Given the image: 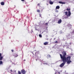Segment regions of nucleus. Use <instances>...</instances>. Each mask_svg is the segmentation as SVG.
Listing matches in <instances>:
<instances>
[{"label": "nucleus", "mask_w": 74, "mask_h": 74, "mask_svg": "<svg viewBox=\"0 0 74 74\" xmlns=\"http://www.w3.org/2000/svg\"><path fill=\"white\" fill-rule=\"evenodd\" d=\"M69 59L67 58L66 60H65V58H63L62 60V62L63 63L61 64L60 66V67H63L64 66V65L65 64V63L67 62V64H70V63H71L72 62L71 60H69Z\"/></svg>", "instance_id": "nucleus-1"}, {"label": "nucleus", "mask_w": 74, "mask_h": 74, "mask_svg": "<svg viewBox=\"0 0 74 74\" xmlns=\"http://www.w3.org/2000/svg\"><path fill=\"white\" fill-rule=\"evenodd\" d=\"M62 53L63 56L61 54H60L61 59H63V58H65V60H66V59H67V58H68L69 59L68 60H70L71 59V56H68L67 57H66V56H65L66 55V52L65 51H63L62 52Z\"/></svg>", "instance_id": "nucleus-2"}, {"label": "nucleus", "mask_w": 74, "mask_h": 74, "mask_svg": "<svg viewBox=\"0 0 74 74\" xmlns=\"http://www.w3.org/2000/svg\"><path fill=\"white\" fill-rule=\"evenodd\" d=\"M64 13L65 14V15L68 17L69 16H70V15H71V12L70 11L68 12V13L67 12H65Z\"/></svg>", "instance_id": "nucleus-3"}, {"label": "nucleus", "mask_w": 74, "mask_h": 74, "mask_svg": "<svg viewBox=\"0 0 74 74\" xmlns=\"http://www.w3.org/2000/svg\"><path fill=\"white\" fill-rule=\"evenodd\" d=\"M10 71L11 72V74H16V71H12V70H10Z\"/></svg>", "instance_id": "nucleus-4"}, {"label": "nucleus", "mask_w": 74, "mask_h": 74, "mask_svg": "<svg viewBox=\"0 0 74 74\" xmlns=\"http://www.w3.org/2000/svg\"><path fill=\"white\" fill-rule=\"evenodd\" d=\"M21 73H23V74H25L26 72L25 71V70H22Z\"/></svg>", "instance_id": "nucleus-5"}, {"label": "nucleus", "mask_w": 74, "mask_h": 74, "mask_svg": "<svg viewBox=\"0 0 74 74\" xmlns=\"http://www.w3.org/2000/svg\"><path fill=\"white\" fill-rule=\"evenodd\" d=\"M61 23H62V20L60 19L59 20H58V24H60Z\"/></svg>", "instance_id": "nucleus-6"}, {"label": "nucleus", "mask_w": 74, "mask_h": 74, "mask_svg": "<svg viewBox=\"0 0 74 74\" xmlns=\"http://www.w3.org/2000/svg\"><path fill=\"white\" fill-rule=\"evenodd\" d=\"M48 44V42H45L44 43V45H47V44Z\"/></svg>", "instance_id": "nucleus-7"}, {"label": "nucleus", "mask_w": 74, "mask_h": 74, "mask_svg": "<svg viewBox=\"0 0 74 74\" xmlns=\"http://www.w3.org/2000/svg\"><path fill=\"white\" fill-rule=\"evenodd\" d=\"M59 3H60V4H65V2H63L62 1H59Z\"/></svg>", "instance_id": "nucleus-8"}, {"label": "nucleus", "mask_w": 74, "mask_h": 74, "mask_svg": "<svg viewBox=\"0 0 74 74\" xmlns=\"http://www.w3.org/2000/svg\"><path fill=\"white\" fill-rule=\"evenodd\" d=\"M49 2L50 4H53V3L51 1H50Z\"/></svg>", "instance_id": "nucleus-9"}, {"label": "nucleus", "mask_w": 74, "mask_h": 74, "mask_svg": "<svg viewBox=\"0 0 74 74\" xmlns=\"http://www.w3.org/2000/svg\"><path fill=\"white\" fill-rule=\"evenodd\" d=\"M60 8V7L59 6H57L56 7V9H59Z\"/></svg>", "instance_id": "nucleus-10"}, {"label": "nucleus", "mask_w": 74, "mask_h": 74, "mask_svg": "<svg viewBox=\"0 0 74 74\" xmlns=\"http://www.w3.org/2000/svg\"><path fill=\"white\" fill-rule=\"evenodd\" d=\"M1 5H4V3L3 2H1Z\"/></svg>", "instance_id": "nucleus-11"}, {"label": "nucleus", "mask_w": 74, "mask_h": 74, "mask_svg": "<svg viewBox=\"0 0 74 74\" xmlns=\"http://www.w3.org/2000/svg\"><path fill=\"white\" fill-rule=\"evenodd\" d=\"M3 57L2 56L0 57V60H2L3 59Z\"/></svg>", "instance_id": "nucleus-12"}, {"label": "nucleus", "mask_w": 74, "mask_h": 74, "mask_svg": "<svg viewBox=\"0 0 74 74\" xmlns=\"http://www.w3.org/2000/svg\"><path fill=\"white\" fill-rule=\"evenodd\" d=\"M47 58H51V56L49 55H48L47 56Z\"/></svg>", "instance_id": "nucleus-13"}, {"label": "nucleus", "mask_w": 74, "mask_h": 74, "mask_svg": "<svg viewBox=\"0 0 74 74\" xmlns=\"http://www.w3.org/2000/svg\"><path fill=\"white\" fill-rule=\"evenodd\" d=\"M2 64H3V62L1 61H0V65Z\"/></svg>", "instance_id": "nucleus-14"}, {"label": "nucleus", "mask_w": 74, "mask_h": 74, "mask_svg": "<svg viewBox=\"0 0 74 74\" xmlns=\"http://www.w3.org/2000/svg\"><path fill=\"white\" fill-rule=\"evenodd\" d=\"M17 56H18V55L17 54H16L14 56V58H16V57H17Z\"/></svg>", "instance_id": "nucleus-15"}, {"label": "nucleus", "mask_w": 74, "mask_h": 74, "mask_svg": "<svg viewBox=\"0 0 74 74\" xmlns=\"http://www.w3.org/2000/svg\"><path fill=\"white\" fill-rule=\"evenodd\" d=\"M18 74H21V72L19 71H18Z\"/></svg>", "instance_id": "nucleus-16"}, {"label": "nucleus", "mask_w": 74, "mask_h": 74, "mask_svg": "<svg viewBox=\"0 0 74 74\" xmlns=\"http://www.w3.org/2000/svg\"><path fill=\"white\" fill-rule=\"evenodd\" d=\"M39 37H42V35H41L40 34L39 35Z\"/></svg>", "instance_id": "nucleus-17"}, {"label": "nucleus", "mask_w": 74, "mask_h": 74, "mask_svg": "<svg viewBox=\"0 0 74 74\" xmlns=\"http://www.w3.org/2000/svg\"><path fill=\"white\" fill-rule=\"evenodd\" d=\"M37 12H40V10H37Z\"/></svg>", "instance_id": "nucleus-18"}, {"label": "nucleus", "mask_w": 74, "mask_h": 74, "mask_svg": "<svg viewBox=\"0 0 74 74\" xmlns=\"http://www.w3.org/2000/svg\"><path fill=\"white\" fill-rule=\"evenodd\" d=\"M67 11H70V9L67 8L66 10Z\"/></svg>", "instance_id": "nucleus-19"}, {"label": "nucleus", "mask_w": 74, "mask_h": 74, "mask_svg": "<svg viewBox=\"0 0 74 74\" xmlns=\"http://www.w3.org/2000/svg\"><path fill=\"white\" fill-rule=\"evenodd\" d=\"M45 25L46 26H48V23H46L45 24Z\"/></svg>", "instance_id": "nucleus-20"}, {"label": "nucleus", "mask_w": 74, "mask_h": 74, "mask_svg": "<svg viewBox=\"0 0 74 74\" xmlns=\"http://www.w3.org/2000/svg\"><path fill=\"white\" fill-rule=\"evenodd\" d=\"M62 31H61L60 32V34H62Z\"/></svg>", "instance_id": "nucleus-21"}, {"label": "nucleus", "mask_w": 74, "mask_h": 74, "mask_svg": "<svg viewBox=\"0 0 74 74\" xmlns=\"http://www.w3.org/2000/svg\"><path fill=\"white\" fill-rule=\"evenodd\" d=\"M55 43H58V41H56L55 42Z\"/></svg>", "instance_id": "nucleus-22"}, {"label": "nucleus", "mask_w": 74, "mask_h": 74, "mask_svg": "<svg viewBox=\"0 0 74 74\" xmlns=\"http://www.w3.org/2000/svg\"><path fill=\"white\" fill-rule=\"evenodd\" d=\"M35 30H37V31L38 30V29H37V28H36Z\"/></svg>", "instance_id": "nucleus-23"}, {"label": "nucleus", "mask_w": 74, "mask_h": 74, "mask_svg": "<svg viewBox=\"0 0 74 74\" xmlns=\"http://www.w3.org/2000/svg\"><path fill=\"white\" fill-rule=\"evenodd\" d=\"M43 64H48L45 63H43Z\"/></svg>", "instance_id": "nucleus-24"}, {"label": "nucleus", "mask_w": 74, "mask_h": 74, "mask_svg": "<svg viewBox=\"0 0 74 74\" xmlns=\"http://www.w3.org/2000/svg\"><path fill=\"white\" fill-rule=\"evenodd\" d=\"M56 12H58V10H56Z\"/></svg>", "instance_id": "nucleus-25"}, {"label": "nucleus", "mask_w": 74, "mask_h": 74, "mask_svg": "<svg viewBox=\"0 0 74 74\" xmlns=\"http://www.w3.org/2000/svg\"><path fill=\"white\" fill-rule=\"evenodd\" d=\"M39 15H40V16L41 17V14H40Z\"/></svg>", "instance_id": "nucleus-26"}, {"label": "nucleus", "mask_w": 74, "mask_h": 74, "mask_svg": "<svg viewBox=\"0 0 74 74\" xmlns=\"http://www.w3.org/2000/svg\"><path fill=\"white\" fill-rule=\"evenodd\" d=\"M1 53H0V57H1Z\"/></svg>", "instance_id": "nucleus-27"}, {"label": "nucleus", "mask_w": 74, "mask_h": 74, "mask_svg": "<svg viewBox=\"0 0 74 74\" xmlns=\"http://www.w3.org/2000/svg\"><path fill=\"white\" fill-rule=\"evenodd\" d=\"M21 0V1H24L25 0Z\"/></svg>", "instance_id": "nucleus-28"}, {"label": "nucleus", "mask_w": 74, "mask_h": 74, "mask_svg": "<svg viewBox=\"0 0 74 74\" xmlns=\"http://www.w3.org/2000/svg\"><path fill=\"white\" fill-rule=\"evenodd\" d=\"M67 43H66V46H68V45H67Z\"/></svg>", "instance_id": "nucleus-29"}, {"label": "nucleus", "mask_w": 74, "mask_h": 74, "mask_svg": "<svg viewBox=\"0 0 74 74\" xmlns=\"http://www.w3.org/2000/svg\"><path fill=\"white\" fill-rule=\"evenodd\" d=\"M12 51L13 52V50H12Z\"/></svg>", "instance_id": "nucleus-30"}, {"label": "nucleus", "mask_w": 74, "mask_h": 74, "mask_svg": "<svg viewBox=\"0 0 74 74\" xmlns=\"http://www.w3.org/2000/svg\"><path fill=\"white\" fill-rule=\"evenodd\" d=\"M37 53V52H36V53H35V55H36V53Z\"/></svg>", "instance_id": "nucleus-31"}, {"label": "nucleus", "mask_w": 74, "mask_h": 74, "mask_svg": "<svg viewBox=\"0 0 74 74\" xmlns=\"http://www.w3.org/2000/svg\"><path fill=\"white\" fill-rule=\"evenodd\" d=\"M58 74H60V73L59 72H58Z\"/></svg>", "instance_id": "nucleus-32"}, {"label": "nucleus", "mask_w": 74, "mask_h": 74, "mask_svg": "<svg viewBox=\"0 0 74 74\" xmlns=\"http://www.w3.org/2000/svg\"><path fill=\"white\" fill-rule=\"evenodd\" d=\"M24 60V61H26V60Z\"/></svg>", "instance_id": "nucleus-33"}, {"label": "nucleus", "mask_w": 74, "mask_h": 74, "mask_svg": "<svg viewBox=\"0 0 74 74\" xmlns=\"http://www.w3.org/2000/svg\"><path fill=\"white\" fill-rule=\"evenodd\" d=\"M39 4H38V5H39Z\"/></svg>", "instance_id": "nucleus-34"}, {"label": "nucleus", "mask_w": 74, "mask_h": 74, "mask_svg": "<svg viewBox=\"0 0 74 74\" xmlns=\"http://www.w3.org/2000/svg\"><path fill=\"white\" fill-rule=\"evenodd\" d=\"M54 40H55V38H54Z\"/></svg>", "instance_id": "nucleus-35"}, {"label": "nucleus", "mask_w": 74, "mask_h": 74, "mask_svg": "<svg viewBox=\"0 0 74 74\" xmlns=\"http://www.w3.org/2000/svg\"><path fill=\"white\" fill-rule=\"evenodd\" d=\"M56 72L55 73V74H56Z\"/></svg>", "instance_id": "nucleus-36"}, {"label": "nucleus", "mask_w": 74, "mask_h": 74, "mask_svg": "<svg viewBox=\"0 0 74 74\" xmlns=\"http://www.w3.org/2000/svg\"><path fill=\"white\" fill-rule=\"evenodd\" d=\"M71 44V43H70V44Z\"/></svg>", "instance_id": "nucleus-37"}, {"label": "nucleus", "mask_w": 74, "mask_h": 74, "mask_svg": "<svg viewBox=\"0 0 74 74\" xmlns=\"http://www.w3.org/2000/svg\"><path fill=\"white\" fill-rule=\"evenodd\" d=\"M33 55H34V54H33Z\"/></svg>", "instance_id": "nucleus-38"}, {"label": "nucleus", "mask_w": 74, "mask_h": 74, "mask_svg": "<svg viewBox=\"0 0 74 74\" xmlns=\"http://www.w3.org/2000/svg\"><path fill=\"white\" fill-rule=\"evenodd\" d=\"M36 60H37V59H36Z\"/></svg>", "instance_id": "nucleus-39"}]
</instances>
